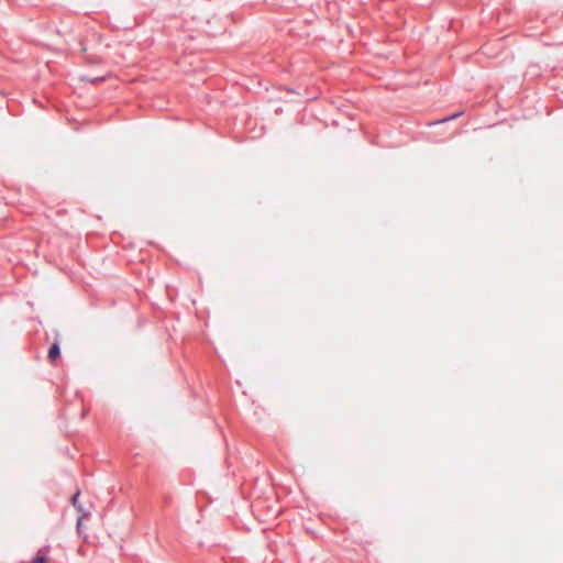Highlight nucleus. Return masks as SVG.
Segmentation results:
<instances>
[{
	"label": "nucleus",
	"mask_w": 563,
	"mask_h": 563,
	"mask_svg": "<svg viewBox=\"0 0 563 563\" xmlns=\"http://www.w3.org/2000/svg\"><path fill=\"white\" fill-rule=\"evenodd\" d=\"M79 495H80V492L77 490L71 497H70V501L73 504V506L79 510V511H82V506L81 504L79 503Z\"/></svg>",
	"instance_id": "4"
},
{
	"label": "nucleus",
	"mask_w": 563,
	"mask_h": 563,
	"mask_svg": "<svg viewBox=\"0 0 563 563\" xmlns=\"http://www.w3.org/2000/svg\"><path fill=\"white\" fill-rule=\"evenodd\" d=\"M80 522H81V518H79V519H78V521H77V530H78V531H79V529H80Z\"/></svg>",
	"instance_id": "5"
},
{
	"label": "nucleus",
	"mask_w": 563,
	"mask_h": 563,
	"mask_svg": "<svg viewBox=\"0 0 563 563\" xmlns=\"http://www.w3.org/2000/svg\"><path fill=\"white\" fill-rule=\"evenodd\" d=\"M461 114H462V112H455V113H453V114H451V115H448V117H444V118H442V119L435 120V121H433V122H431V123H429V124H430V125H435V124H440V123L449 122V121H451V120H454V119L459 118Z\"/></svg>",
	"instance_id": "3"
},
{
	"label": "nucleus",
	"mask_w": 563,
	"mask_h": 563,
	"mask_svg": "<svg viewBox=\"0 0 563 563\" xmlns=\"http://www.w3.org/2000/svg\"><path fill=\"white\" fill-rule=\"evenodd\" d=\"M21 563H47V559L46 555L44 554V550L40 549L31 561Z\"/></svg>",
	"instance_id": "2"
},
{
	"label": "nucleus",
	"mask_w": 563,
	"mask_h": 563,
	"mask_svg": "<svg viewBox=\"0 0 563 563\" xmlns=\"http://www.w3.org/2000/svg\"><path fill=\"white\" fill-rule=\"evenodd\" d=\"M60 345H59V342L58 341H54L49 347H48V352H47V357L51 363H56V361L60 357Z\"/></svg>",
	"instance_id": "1"
}]
</instances>
